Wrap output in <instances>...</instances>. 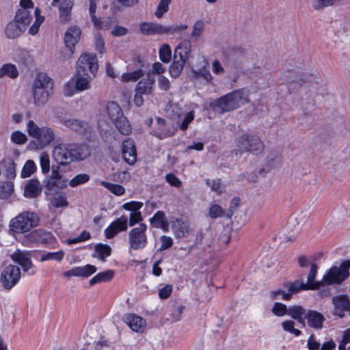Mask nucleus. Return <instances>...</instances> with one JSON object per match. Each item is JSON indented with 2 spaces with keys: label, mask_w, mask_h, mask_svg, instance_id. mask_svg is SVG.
<instances>
[{
  "label": "nucleus",
  "mask_w": 350,
  "mask_h": 350,
  "mask_svg": "<svg viewBox=\"0 0 350 350\" xmlns=\"http://www.w3.org/2000/svg\"><path fill=\"white\" fill-rule=\"evenodd\" d=\"M350 268V260H345L339 267H332L329 269L321 281H314L317 272V265L311 264L310 270L307 278V283L305 284L307 289L317 290L325 284L331 285L340 284L349 276V269Z\"/></svg>",
  "instance_id": "1"
},
{
  "label": "nucleus",
  "mask_w": 350,
  "mask_h": 350,
  "mask_svg": "<svg viewBox=\"0 0 350 350\" xmlns=\"http://www.w3.org/2000/svg\"><path fill=\"white\" fill-rule=\"evenodd\" d=\"M248 102V94L243 89L232 91L210 103L211 107L219 113L233 111Z\"/></svg>",
  "instance_id": "2"
},
{
  "label": "nucleus",
  "mask_w": 350,
  "mask_h": 350,
  "mask_svg": "<svg viewBox=\"0 0 350 350\" xmlns=\"http://www.w3.org/2000/svg\"><path fill=\"white\" fill-rule=\"evenodd\" d=\"M53 82L45 73L36 75L33 83V101L36 106H42L48 101L53 93Z\"/></svg>",
  "instance_id": "3"
},
{
  "label": "nucleus",
  "mask_w": 350,
  "mask_h": 350,
  "mask_svg": "<svg viewBox=\"0 0 350 350\" xmlns=\"http://www.w3.org/2000/svg\"><path fill=\"white\" fill-rule=\"evenodd\" d=\"M29 137L34 139L36 148L42 150L48 146L55 139V131L49 126L40 127L33 120H29L26 126Z\"/></svg>",
  "instance_id": "4"
},
{
  "label": "nucleus",
  "mask_w": 350,
  "mask_h": 350,
  "mask_svg": "<svg viewBox=\"0 0 350 350\" xmlns=\"http://www.w3.org/2000/svg\"><path fill=\"white\" fill-rule=\"evenodd\" d=\"M38 216L33 212L25 211L12 219L10 229L16 233H25L38 226Z\"/></svg>",
  "instance_id": "5"
},
{
  "label": "nucleus",
  "mask_w": 350,
  "mask_h": 350,
  "mask_svg": "<svg viewBox=\"0 0 350 350\" xmlns=\"http://www.w3.org/2000/svg\"><path fill=\"white\" fill-rule=\"evenodd\" d=\"M106 109L109 119L120 133L123 135H129L132 131V126L124 116L120 107L116 103L111 101L107 103Z\"/></svg>",
  "instance_id": "6"
},
{
  "label": "nucleus",
  "mask_w": 350,
  "mask_h": 350,
  "mask_svg": "<svg viewBox=\"0 0 350 350\" xmlns=\"http://www.w3.org/2000/svg\"><path fill=\"white\" fill-rule=\"evenodd\" d=\"M237 146L240 153L250 152L253 154H261L265 146L260 138L255 134L243 133L237 139Z\"/></svg>",
  "instance_id": "7"
},
{
  "label": "nucleus",
  "mask_w": 350,
  "mask_h": 350,
  "mask_svg": "<svg viewBox=\"0 0 350 350\" xmlns=\"http://www.w3.org/2000/svg\"><path fill=\"white\" fill-rule=\"evenodd\" d=\"M187 29V25H186L165 26L152 22H144L139 25L140 32L144 35H173L178 31H184Z\"/></svg>",
  "instance_id": "8"
},
{
  "label": "nucleus",
  "mask_w": 350,
  "mask_h": 350,
  "mask_svg": "<svg viewBox=\"0 0 350 350\" xmlns=\"http://www.w3.org/2000/svg\"><path fill=\"white\" fill-rule=\"evenodd\" d=\"M147 225L140 224L139 226L131 229L128 233L129 250H139L148 244L146 235Z\"/></svg>",
  "instance_id": "9"
},
{
  "label": "nucleus",
  "mask_w": 350,
  "mask_h": 350,
  "mask_svg": "<svg viewBox=\"0 0 350 350\" xmlns=\"http://www.w3.org/2000/svg\"><path fill=\"white\" fill-rule=\"evenodd\" d=\"M98 64L95 55L83 53L81 55L77 62L76 71L79 73L89 74L93 76L98 70Z\"/></svg>",
  "instance_id": "10"
},
{
  "label": "nucleus",
  "mask_w": 350,
  "mask_h": 350,
  "mask_svg": "<svg viewBox=\"0 0 350 350\" xmlns=\"http://www.w3.org/2000/svg\"><path fill=\"white\" fill-rule=\"evenodd\" d=\"M21 278V269L18 267L9 265L2 271L0 282L6 290L12 288Z\"/></svg>",
  "instance_id": "11"
},
{
  "label": "nucleus",
  "mask_w": 350,
  "mask_h": 350,
  "mask_svg": "<svg viewBox=\"0 0 350 350\" xmlns=\"http://www.w3.org/2000/svg\"><path fill=\"white\" fill-rule=\"evenodd\" d=\"M26 239L31 243L52 245V248H55L58 245L53 234L42 229L31 231L26 235Z\"/></svg>",
  "instance_id": "12"
},
{
  "label": "nucleus",
  "mask_w": 350,
  "mask_h": 350,
  "mask_svg": "<svg viewBox=\"0 0 350 350\" xmlns=\"http://www.w3.org/2000/svg\"><path fill=\"white\" fill-rule=\"evenodd\" d=\"M31 256L30 252L20 250H16L11 254L12 260L21 265L24 272L28 273L29 275H33L36 273V270L31 260Z\"/></svg>",
  "instance_id": "13"
},
{
  "label": "nucleus",
  "mask_w": 350,
  "mask_h": 350,
  "mask_svg": "<svg viewBox=\"0 0 350 350\" xmlns=\"http://www.w3.org/2000/svg\"><path fill=\"white\" fill-rule=\"evenodd\" d=\"M128 228V217L123 215L116 219L105 230L107 239H112L120 232H124Z\"/></svg>",
  "instance_id": "14"
},
{
  "label": "nucleus",
  "mask_w": 350,
  "mask_h": 350,
  "mask_svg": "<svg viewBox=\"0 0 350 350\" xmlns=\"http://www.w3.org/2000/svg\"><path fill=\"white\" fill-rule=\"evenodd\" d=\"M53 157L60 165H67L72 162L70 145L60 144L56 146L53 150Z\"/></svg>",
  "instance_id": "15"
},
{
  "label": "nucleus",
  "mask_w": 350,
  "mask_h": 350,
  "mask_svg": "<svg viewBox=\"0 0 350 350\" xmlns=\"http://www.w3.org/2000/svg\"><path fill=\"white\" fill-rule=\"evenodd\" d=\"M68 180L57 170H53L46 180L45 187L49 191L63 189L67 187Z\"/></svg>",
  "instance_id": "16"
},
{
  "label": "nucleus",
  "mask_w": 350,
  "mask_h": 350,
  "mask_svg": "<svg viewBox=\"0 0 350 350\" xmlns=\"http://www.w3.org/2000/svg\"><path fill=\"white\" fill-rule=\"evenodd\" d=\"M97 271L95 266L92 265H86L83 267H75L71 269L65 271L63 275L66 278H70L72 276L75 277H83L88 278Z\"/></svg>",
  "instance_id": "17"
},
{
  "label": "nucleus",
  "mask_w": 350,
  "mask_h": 350,
  "mask_svg": "<svg viewBox=\"0 0 350 350\" xmlns=\"http://www.w3.org/2000/svg\"><path fill=\"white\" fill-rule=\"evenodd\" d=\"M172 228L176 239L186 237L192 230L189 222L180 219H176L172 222Z\"/></svg>",
  "instance_id": "18"
},
{
  "label": "nucleus",
  "mask_w": 350,
  "mask_h": 350,
  "mask_svg": "<svg viewBox=\"0 0 350 350\" xmlns=\"http://www.w3.org/2000/svg\"><path fill=\"white\" fill-rule=\"evenodd\" d=\"M70 151L72 161L84 160L90 155V148L85 144H70Z\"/></svg>",
  "instance_id": "19"
},
{
  "label": "nucleus",
  "mask_w": 350,
  "mask_h": 350,
  "mask_svg": "<svg viewBox=\"0 0 350 350\" xmlns=\"http://www.w3.org/2000/svg\"><path fill=\"white\" fill-rule=\"evenodd\" d=\"M81 35V29L77 26L69 28L64 37L66 46L69 49L70 53H73L75 44L79 42Z\"/></svg>",
  "instance_id": "20"
},
{
  "label": "nucleus",
  "mask_w": 350,
  "mask_h": 350,
  "mask_svg": "<svg viewBox=\"0 0 350 350\" xmlns=\"http://www.w3.org/2000/svg\"><path fill=\"white\" fill-rule=\"evenodd\" d=\"M122 157L129 165H133L137 160V152L134 142L128 139L122 144Z\"/></svg>",
  "instance_id": "21"
},
{
  "label": "nucleus",
  "mask_w": 350,
  "mask_h": 350,
  "mask_svg": "<svg viewBox=\"0 0 350 350\" xmlns=\"http://www.w3.org/2000/svg\"><path fill=\"white\" fill-rule=\"evenodd\" d=\"M309 327L316 329H321L323 326V322L325 321V317L316 310H310L305 315Z\"/></svg>",
  "instance_id": "22"
},
{
  "label": "nucleus",
  "mask_w": 350,
  "mask_h": 350,
  "mask_svg": "<svg viewBox=\"0 0 350 350\" xmlns=\"http://www.w3.org/2000/svg\"><path fill=\"white\" fill-rule=\"evenodd\" d=\"M124 321L134 332H142L146 326V321L141 317L134 314H127L124 317Z\"/></svg>",
  "instance_id": "23"
},
{
  "label": "nucleus",
  "mask_w": 350,
  "mask_h": 350,
  "mask_svg": "<svg viewBox=\"0 0 350 350\" xmlns=\"http://www.w3.org/2000/svg\"><path fill=\"white\" fill-rule=\"evenodd\" d=\"M282 163V154L279 150L271 148L268 150L265 157V165L267 170L277 167Z\"/></svg>",
  "instance_id": "24"
},
{
  "label": "nucleus",
  "mask_w": 350,
  "mask_h": 350,
  "mask_svg": "<svg viewBox=\"0 0 350 350\" xmlns=\"http://www.w3.org/2000/svg\"><path fill=\"white\" fill-rule=\"evenodd\" d=\"M61 123L70 130L80 134L84 133L88 128L86 122L76 118H64L61 120Z\"/></svg>",
  "instance_id": "25"
},
{
  "label": "nucleus",
  "mask_w": 350,
  "mask_h": 350,
  "mask_svg": "<svg viewBox=\"0 0 350 350\" xmlns=\"http://www.w3.org/2000/svg\"><path fill=\"white\" fill-rule=\"evenodd\" d=\"M187 59L174 54L173 61L169 68V72L172 77H179Z\"/></svg>",
  "instance_id": "26"
},
{
  "label": "nucleus",
  "mask_w": 350,
  "mask_h": 350,
  "mask_svg": "<svg viewBox=\"0 0 350 350\" xmlns=\"http://www.w3.org/2000/svg\"><path fill=\"white\" fill-rule=\"evenodd\" d=\"M73 5L74 2L72 0H64L59 3V12L61 23H66L70 21Z\"/></svg>",
  "instance_id": "27"
},
{
  "label": "nucleus",
  "mask_w": 350,
  "mask_h": 350,
  "mask_svg": "<svg viewBox=\"0 0 350 350\" xmlns=\"http://www.w3.org/2000/svg\"><path fill=\"white\" fill-rule=\"evenodd\" d=\"M42 187L40 183L36 179H31L25 187L24 195L29 198H36L40 194Z\"/></svg>",
  "instance_id": "28"
},
{
  "label": "nucleus",
  "mask_w": 350,
  "mask_h": 350,
  "mask_svg": "<svg viewBox=\"0 0 350 350\" xmlns=\"http://www.w3.org/2000/svg\"><path fill=\"white\" fill-rule=\"evenodd\" d=\"M154 79L147 77L146 79L139 81L135 87V92L141 94H150L154 90Z\"/></svg>",
  "instance_id": "29"
},
{
  "label": "nucleus",
  "mask_w": 350,
  "mask_h": 350,
  "mask_svg": "<svg viewBox=\"0 0 350 350\" xmlns=\"http://www.w3.org/2000/svg\"><path fill=\"white\" fill-rule=\"evenodd\" d=\"M75 78V89L77 91L81 92L90 89L92 77L89 74L79 73L76 71Z\"/></svg>",
  "instance_id": "30"
},
{
  "label": "nucleus",
  "mask_w": 350,
  "mask_h": 350,
  "mask_svg": "<svg viewBox=\"0 0 350 350\" xmlns=\"http://www.w3.org/2000/svg\"><path fill=\"white\" fill-rule=\"evenodd\" d=\"M174 54L188 60L192 57L191 42L188 40L182 41L175 49Z\"/></svg>",
  "instance_id": "31"
},
{
  "label": "nucleus",
  "mask_w": 350,
  "mask_h": 350,
  "mask_svg": "<svg viewBox=\"0 0 350 350\" xmlns=\"http://www.w3.org/2000/svg\"><path fill=\"white\" fill-rule=\"evenodd\" d=\"M149 221L155 228H161L164 231L167 230L168 222L163 211H157L152 217L149 219Z\"/></svg>",
  "instance_id": "32"
},
{
  "label": "nucleus",
  "mask_w": 350,
  "mask_h": 350,
  "mask_svg": "<svg viewBox=\"0 0 350 350\" xmlns=\"http://www.w3.org/2000/svg\"><path fill=\"white\" fill-rule=\"evenodd\" d=\"M204 64L205 65L198 70L192 69L191 78L193 80H198L200 79H202L205 83H208L211 82L213 78L208 70V63L204 62Z\"/></svg>",
  "instance_id": "33"
},
{
  "label": "nucleus",
  "mask_w": 350,
  "mask_h": 350,
  "mask_svg": "<svg viewBox=\"0 0 350 350\" xmlns=\"http://www.w3.org/2000/svg\"><path fill=\"white\" fill-rule=\"evenodd\" d=\"M24 31V27L14 20L7 25L5 32L9 38L14 39L21 36Z\"/></svg>",
  "instance_id": "34"
},
{
  "label": "nucleus",
  "mask_w": 350,
  "mask_h": 350,
  "mask_svg": "<svg viewBox=\"0 0 350 350\" xmlns=\"http://www.w3.org/2000/svg\"><path fill=\"white\" fill-rule=\"evenodd\" d=\"M111 248L107 244L98 243L94 246V254L93 257L97 258L102 261H105V258L111 255Z\"/></svg>",
  "instance_id": "35"
},
{
  "label": "nucleus",
  "mask_w": 350,
  "mask_h": 350,
  "mask_svg": "<svg viewBox=\"0 0 350 350\" xmlns=\"http://www.w3.org/2000/svg\"><path fill=\"white\" fill-rule=\"evenodd\" d=\"M31 18L29 10L21 8L17 11L14 20L25 29V27L30 23Z\"/></svg>",
  "instance_id": "36"
},
{
  "label": "nucleus",
  "mask_w": 350,
  "mask_h": 350,
  "mask_svg": "<svg viewBox=\"0 0 350 350\" xmlns=\"http://www.w3.org/2000/svg\"><path fill=\"white\" fill-rule=\"evenodd\" d=\"M114 276L113 270H106L98 273L90 280V284L93 286L98 283L110 281Z\"/></svg>",
  "instance_id": "37"
},
{
  "label": "nucleus",
  "mask_w": 350,
  "mask_h": 350,
  "mask_svg": "<svg viewBox=\"0 0 350 350\" xmlns=\"http://www.w3.org/2000/svg\"><path fill=\"white\" fill-rule=\"evenodd\" d=\"M284 287L287 289V293H291V297L293 294H295L301 290H308L305 284L301 281L296 280L293 282H288L284 284Z\"/></svg>",
  "instance_id": "38"
},
{
  "label": "nucleus",
  "mask_w": 350,
  "mask_h": 350,
  "mask_svg": "<svg viewBox=\"0 0 350 350\" xmlns=\"http://www.w3.org/2000/svg\"><path fill=\"white\" fill-rule=\"evenodd\" d=\"M18 75L16 66L11 64L3 65L0 69V77H9L10 78H16Z\"/></svg>",
  "instance_id": "39"
},
{
  "label": "nucleus",
  "mask_w": 350,
  "mask_h": 350,
  "mask_svg": "<svg viewBox=\"0 0 350 350\" xmlns=\"http://www.w3.org/2000/svg\"><path fill=\"white\" fill-rule=\"evenodd\" d=\"M144 75V72L141 68H139L135 71L124 73L121 76V81L122 82H135L140 79Z\"/></svg>",
  "instance_id": "40"
},
{
  "label": "nucleus",
  "mask_w": 350,
  "mask_h": 350,
  "mask_svg": "<svg viewBox=\"0 0 350 350\" xmlns=\"http://www.w3.org/2000/svg\"><path fill=\"white\" fill-rule=\"evenodd\" d=\"M305 310L300 306H292L288 308V314L293 319L297 320L300 323H304L302 319Z\"/></svg>",
  "instance_id": "41"
},
{
  "label": "nucleus",
  "mask_w": 350,
  "mask_h": 350,
  "mask_svg": "<svg viewBox=\"0 0 350 350\" xmlns=\"http://www.w3.org/2000/svg\"><path fill=\"white\" fill-rule=\"evenodd\" d=\"M172 2V0H160L154 12V16L157 18H162L164 14L169 10V5Z\"/></svg>",
  "instance_id": "42"
},
{
  "label": "nucleus",
  "mask_w": 350,
  "mask_h": 350,
  "mask_svg": "<svg viewBox=\"0 0 350 350\" xmlns=\"http://www.w3.org/2000/svg\"><path fill=\"white\" fill-rule=\"evenodd\" d=\"M100 184L116 196H122L125 193V189L120 185L101 181Z\"/></svg>",
  "instance_id": "43"
},
{
  "label": "nucleus",
  "mask_w": 350,
  "mask_h": 350,
  "mask_svg": "<svg viewBox=\"0 0 350 350\" xmlns=\"http://www.w3.org/2000/svg\"><path fill=\"white\" fill-rule=\"evenodd\" d=\"M36 169L37 167L34 161L33 160H28L22 169L21 176L23 178L29 177L36 171Z\"/></svg>",
  "instance_id": "44"
},
{
  "label": "nucleus",
  "mask_w": 350,
  "mask_h": 350,
  "mask_svg": "<svg viewBox=\"0 0 350 350\" xmlns=\"http://www.w3.org/2000/svg\"><path fill=\"white\" fill-rule=\"evenodd\" d=\"M64 256V252L63 250H59L55 252H47L44 254L41 258V262L52 260L57 262H60Z\"/></svg>",
  "instance_id": "45"
},
{
  "label": "nucleus",
  "mask_w": 350,
  "mask_h": 350,
  "mask_svg": "<svg viewBox=\"0 0 350 350\" xmlns=\"http://www.w3.org/2000/svg\"><path fill=\"white\" fill-rule=\"evenodd\" d=\"M159 58L163 63H169L172 59L170 46L165 44L162 45L159 51Z\"/></svg>",
  "instance_id": "46"
},
{
  "label": "nucleus",
  "mask_w": 350,
  "mask_h": 350,
  "mask_svg": "<svg viewBox=\"0 0 350 350\" xmlns=\"http://www.w3.org/2000/svg\"><path fill=\"white\" fill-rule=\"evenodd\" d=\"M14 185L11 182H4L0 185V198L6 199L13 192Z\"/></svg>",
  "instance_id": "47"
},
{
  "label": "nucleus",
  "mask_w": 350,
  "mask_h": 350,
  "mask_svg": "<svg viewBox=\"0 0 350 350\" xmlns=\"http://www.w3.org/2000/svg\"><path fill=\"white\" fill-rule=\"evenodd\" d=\"M36 21L33 25L29 28V31L31 35L37 33L41 23L44 21V16L40 14V10L38 8L35 10Z\"/></svg>",
  "instance_id": "48"
},
{
  "label": "nucleus",
  "mask_w": 350,
  "mask_h": 350,
  "mask_svg": "<svg viewBox=\"0 0 350 350\" xmlns=\"http://www.w3.org/2000/svg\"><path fill=\"white\" fill-rule=\"evenodd\" d=\"M195 117V113L193 111H191L185 115L183 118L180 117L179 120V128L182 131L187 129L189 124L193 120Z\"/></svg>",
  "instance_id": "49"
},
{
  "label": "nucleus",
  "mask_w": 350,
  "mask_h": 350,
  "mask_svg": "<svg viewBox=\"0 0 350 350\" xmlns=\"http://www.w3.org/2000/svg\"><path fill=\"white\" fill-rule=\"evenodd\" d=\"M90 180V176L87 174H80L72 178L68 184L72 187H77Z\"/></svg>",
  "instance_id": "50"
},
{
  "label": "nucleus",
  "mask_w": 350,
  "mask_h": 350,
  "mask_svg": "<svg viewBox=\"0 0 350 350\" xmlns=\"http://www.w3.org/2000/svg\"><path fill=\"white\" fill-rule=\"evenodd\" d=\"M40 163L43 174H47L50 170L49 155L46 152H42L40 156Z\"/></svg>",
  "instance_id": "51"
},
{
  "label": "nucleus",
  "mask_w": 350,
  "mask_h": 350,
  "mask_svg": "<svg viewBox=\"0 0 350 350\" xmlns=\"http://www.w3.org/2000/svg\"><path fill=\"white\" fill-rule=\"evenodd\" d=\"M113 23V18L111 17H109L104 21H102L101 19L98 18L97 19H96V21H94L93 22V24H94V27L96 28L97 29L106 30V29H109V27L111 26Z\"/></svg>",
  "instance_id": "52"
},
{
  "label": "nucleus",
  "mask_w": 350,
  "mask_h": 350,
  "mask_svg": "<svg viewBox=\"0 0 350 350\" xmlns=\"http://www.w3.org/2000/svg\"><path fill=\"white\" fill-rule=\"evenodd\" d=\"M51 202L52 205L56 208L66 207L68 205L66 197L63 194L53 196Z\"/></svg>",
  "instance_id": "53"
},
{
  "label": "nucleus",
  "mask_w": 350,
  "mask_h": 350,
  "mask_svg": "<svg viewBox=\"0 0 350 350\" xmlns=\"http://www.w3.org/2000/svg\"><path fill=\"white\" fill-rule=\"evenodd\" d=\"M157 120V124L159 126V128L158 131L155 132L154 135L160 139H163L165 137L170 136L171 135L170 132L166 131L164 129L165 120L161 118H158Z\"/></svg>",
  "instance_id": "54"
},
{
  "label": "nucleus",
  "mask_w": 350,
  "mask_h": 350,
  "mask_svg": "<svg viewBox=\"0 0 350 350\" xmlns=\"http://www.w3.org/2000/svg\"><path fill=\"white\" fill-rule=\"evenodd\" d=\"M204 28V23L202 21H196L193 25V31L191 37L194 40H197L201 36Z\"/></svg>",
  "instance_id": "55"
},
{
  "label": "nucleus",
  "mask_w": 350,
  "mask_h": 350,
  "mask_svg": "<svg viewBox=\"0 0 350 350\" xmlns=\"http://www.w3.org/2000/svg\"><path fill=\"white\" fill-rule=\"evenodd\" d=\"M272 312L277 317H283L288 314V308L286 305L275 302L271 309Z\"/></svg>",
  "instance_id": "56"
},
{
  "label": "nucleus",
  "mask_w": 350,
  "mask_h": 350,
  "mask_svg": "<svg viewBox=\"0 0 350 350\" xmlns=\"http://www.w3.org/2000/svg\"><path fill=\"white\" fill-rule=\"evenodd\" d=\"M295 323L293 321H284L282 323V327L286 332H290L296 336L301 335V332L294 327Z\"/></svg>",
  "instance_id": "57"
},
{
  "label": "nucleus",
  "mask_w": 350,
  "mask_h": 350,
  "mask_svg": "<svg viewBox=\"0 0 350 350\" xmlns=\"http://www.w3.org/2000/svg\"><path fill=\"white\" fill-rule=\"evenodd\" d=\"M143 206V203L141 202L131 201L124 203L122 205V208L126 211H131V213L139 211Z\"/></svg>",
  "instance_id": "58"
},
{
  "label": "nucleus",
  "mask_w": 350,
  "mask_h": 350,
  "mask_svg": "<svg viewBox=\"0 0 350 350\" xmlns=\"http://www.w3.org/2000/svg\"><path fill=\"white\" fill-rule=\"evenodd\" d=\"M165 69L160 62H155L152 64V68L147 72L146 77H152V75H158L159 76L164 73Z\"/></svg>",
  "instance_id": "59"
},
{
  "label": "nucleus",
  "mask_w": 350,
  "mask_h": 350,
  "mask_svg": "<svg viewBox=\"0 0 350 350\" xmlns=\"http://www.w3.org/2000/svg\"><path fill=\"white\" fill-rule=\"evenodd\" d=\"M208 215L213 219L226 215L223 208L218 204H213L208 211Z\"/></svg>",
  "instance_id": "60"
},
{
  "label": "nucleus",
  "mask_w": 350,
  "mask_h": 350,
  "mask_svg": "<svg viewBox=\"0 0 350 350\" xmlns=\"http://www.w3.org/2000/svg\"><path fill=\"white\" fill-rule=\"evenodd\" d=\"M4 167L7 171L8 177H14L16 175L15 163L12 159H7L3 161Z\"/></svg>",
  "instance_id": "61"
},
{
  "label": "nucleus",
  "mask_w": 350,
  "mask_h": 350,
  "mask_svg": "<svg viewBox=\"0 0 350 350\" xmlns=\"http://www.w3.org/2000/svg\"><path fill=\"white\" fill-rule=\"evenodd\" d=\"M270 297L272 300L278 299L280 297L284 300L291 299V293H287L284 290L278 289L270 293Z\"/></svg>",
  "instance_id": "62"
},
{
  "label": "nucleus",
  "mask_w": 350,
  "mask_h": 350,
  "mask_svg": "<svg viewBox=\"0 0 350 350\" xmlns=\"http://www.w3.org/2000/svg\"><path fill=\"white\" fill-rule=\"evenodd\" d=\"M12 141L17 144H23L27 141V136L21 131L13 132L11 135Z\"/></svg>",
  "instance_id": "63"
},
{
  "label": "nucleus",
  "mask_w": 350,
  "mask_h": 350,
  "mask_svg": "<svg viewBox=\"0 0 350 350\" xmlns=\"http://www.w3.org/2000/svg\"><path fill=\"white\" fill-rule=\"evenodd\" d=\"M161 246L159 250H165L171 247L173 245V239L170 237L163 235L160 238Z\"/></svg>",
  "instance_id": "64"
}]
</instances>
